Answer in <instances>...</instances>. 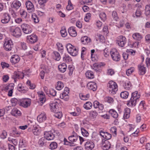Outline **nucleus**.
<instances>
[{
  "label": "nucleus",
  "instance_id": "bf43d9fd",
  "mask_svg": "<svg viewBox=\"0 0 150 150\" xmlns=\"http://www.w3.org/2000/svg\"><path fill=\"white\" fill-rule=\"evenodd\" d=\"M73 8V6L71 4L70 1H68V5L66 7L67 9L69 11L71 10Z\"/></svg>",
  "mask_w": 150,
  "mask_h": 150
},
{
  "label": "nucleus",
  "instance_id": "f704fd0d",
  "mask_svg": "<svg viewBox=\"0 0 150 150\" xmlns=\"http://www.w3.org/2000/svg\"><path fill=\"white\" fill-rule=\"evenodd\" d=\"M129 95L128 92L127 91L122 92L120 94L121 98L123 99H126L128 97Z\"/></svg>",
  "mask_w": 150,
  "mask_h": 150
},
{
  "label": "nucleus",
  "instance_id": "49530a36",
  "mask_svg": "<svg viewBox=\"0 0 150 150\" xmlns=\"http://www.w3.org/2000/svg\"><path fill=\"white\" fill-rule=\"evenodd\" d=\"M81 133L84 137H87L88 136L89 133L85 129L82 128L81 129Z\"/></svg>",
  "mask_w": 150,
  "mask_h": 150
},
{
  "label": "nucleus",
  "instance_id": "7ed1b4c3",
  "mask_svg": "<svg viewBox=\"0 0 150 150\" xmlns=\"http://www.w3.org/2000/svg\"><path fill=\"white\" fill-rule=\"evenodd\" d=\"M115 42L119 46L123 47L126 43L127 40L125 37L120 35L117 37Z\"/></svg>",
  "mask_w": 150,
  "mask_h": 150
},
{
  "label": "nucleus",
  "instance_id": "1a4fd4ad",
  "mask_svg": "<svg viewBox=\"0 0 150 150\" xmlns=\"http://www.w3.org/2000/svg\"><path fill=\"white\" fill-rule=\"evenodd\" d=\"M44 135L45 139L48 140H53L55 137L54 134L50 131L45 132Z\"/></svg>",
  "mask_w": 150,
  "mask_h": 150
},
{
  "label": "nucleus",
  "instance_id": "864d4df0",
  "mask_svg": "<svg viewBox=\"0 0 150 150\" xmlns=\"http://www.w3.org/2000/svg\"><path fill=\"white\" fill-rule=\"evenodd\" d=\"M113 94H115L118 90V86L117 84L113 81Z\"/></svg>",
  "mask_w": 150,
  "mask_h": 150
},
{
  "label": "nucleus",
  "instance_id": "f257e3e1",
  "mask_svg": "<svg viewBox=\"0 0 150 150\" xmlns=\"http://www.w3.org/2000/svg\"><path fill=\"white\" fill-rule=\"evenodd\" d=\"M68 52L73 56L77 55V50L76 47L70 43L68 44L66 47Z\"/></svg>",
  "mask_w": 150,
  "mask_h": 150
},
{
  "label": "nucleus",
  "instance_id": "39448f33",
  "mask_svg": "<svg viewBox=\"0 0 150 150\" xmlns=\"http://www.w3.org/2000/svg\"><path fill=\"white\" fill-rule=\"evenodd\" d=\"M23 32L26 34H28L32 32V29L30 25L23 23L21 26Z\"/></svg>",
  "mask_w": 150,
  "mask_h": 150
},
{
  "label": "nucleus",
  "instance_id": "a878e982",
  "mask_svg": "<svg viewBox=\"0 0 150 150\" xmlns=\"http://www.w3.org/2000/svg\"><path fill=\"white\" fill-rule=\"evenodd\" d=\"M107 89L110 94L112 92V81H110L107 85Z\"/></svg>",
  "mask_w": 150,
  "mask_h": 150
},
{
  "label": "nucleus",
  "instance_id": "2f4dec72",
  "mask_svg": "<svg viewBox=\"0 0 150 150\" xmlns=\"http://www.w3.org/2000/svg\"><path fill=\"white\" fill-rule=\"evenodd\" d=\"M26 143V141L23 138L21 139L19 141V147L20 148L21 147H25Z\"/></svg>",
  "mask_w": 150,
  "mask_h": 150
},
{
  "label": "nucleus",
  "instance_id": "a19ab883",
  "mask_svg": "<svg viewBox=\"0 0 150 150\" xmlns=\"http://www.w3.org/2000/svg\"><path fill=\"white\" fill-rule=\"evenodd\" d=\"M132 86L131 84L129 81L126 82H125L124 87V88L126 90H129Z\"/></svg>",
  "mask_w": 150,
  "mask_h": 150
},
{
  "label": "nucleus",
  "instance_id": "052dcab7",
  "mask_svg": "<svg viewBox=\"0 0 150 150\" xmlns=\"http://www.w3.org/2000/svg\"><path fill=\"white\" fill-rule=\"evenodd\" d=\"M49 94H50L51 96H54L56 95V91L53 89H50L48 91Z\"/></svg>",
  "mask_w": 150,
  "mask_h": 150
},
{
  "label": "nucleus",
  "instance_id": "58836bf2",
  "mask_svg": "<svg viewBox=\"0 0 150 150\" xmlns=\"http://www.w3.org/2000/svg\"><path fill=\"white\" fill-rule=\"evenodd\" d=\"M64 87L63 83L61 81H58L57 83V86L56 87V88L58 90L62 89Z\"/></svg>",
  "mask_w": 150,
  "mask_h": 150
},
{
  "label": "nucleus",
  "instance_id": "9b49d317",
  "mask_svg": "<svg viewBox=\"0 0 150 150\" xmlns=\"http://www.w3.org/2000/svg\"><path fill=\"white\" fill-rule=\"evenodd\" d=\"M120 56L116 49H113V60L118 62L120 60Z\"/></svg>",
  "mask_w": 150,
  "mask_h": 150
},
{
  "label": "nucleus",
  "instance_id": "393cba45",
  "mask_svg": "<svg viewBox=\"0 0 150 150\" xmlns=\"http://www.w3.org/2000/svg\"><path fill=\"white\" fill-rule=\"evenodd\" d=\"M132 37L134 39L138 41L140 40L143 38L141 34L137 33H133Z\"/></svg>",
  "mask_w": 150,
  "mask_h": 150
},
{
  "label": "nucleus",
  "instance_id": "c85d7f7f",
  "mask_svg": "<svg viewBox=\"0 0 150 150\" xmlns=\"http://www.w3.org/2000/svg\"><path fill=\"white\" fill-rule=\"evenodd\" d=\"M85 75L86 77L88 79H92L94 77V75L93 72L91 71H87Z\"/></svg>",
  "mask_w": 150,
  "mask_h": 150
},
{
  "label": "nucleus",
  "instance_id": "e2e57ef3",
  "mask_svg": "<svg viewBox=\"0 0 150 150\" xmlns=\"http://www.w3.org/2000/svg\"><path fill=\"white\" fill-rule=\"evenodd\" d=\"M68 32L69 35L72 37H75L77 35V33L76 32H73V31L71 30H68Z\"/></svg>",
  "mask_w": 150,
  "mask_h": 150
},
{
  "label": "nucleus",
  "instance_id": "f8f14e48",
  "mask_svg": "<svg viewBox=\"0 0 150 150\" xmlns=\"http://www.w3.org/2000/svg\"><path fill=\"white\" fill-rule=\"evenodd\" d=\"M26 7L29 12H31L35 10L33 4L30 1H27L25 3Z\"/></svg>",
  "mask_w": 150,
  "mask_h": 150
},
{
  "label": "nucleus",
  "instance_id": "de8ad7c7",
  "mask_svg": "<svg viewBox=\"0 0 150 150\" xmlns=\"http://www.w3.org/2000/svg\"><path fill=\"white\" fill-rule=\"evenodd\" d=\"M57 147V144L56 142H52L49 146V148L51 149H54Z\"/></svg>",
  "mask_w": 150,
  "mask_h": 150
},
{
  "label": "nucleus",
  "instance_id": "4be33fe9",
  "mask_svg": "<svg viewBox=\"0 0 150 150\" xmlns=\"http://www.w3.org/2000/svg\"><path fill=\"white\" fill-rule=\"evenodd\" d=\"M137 100L131 97L130 100L127 102V105L128 107L135 106Z\"/></svg>",
  "mask_w": 150,
  "mask_h": 150
},
{
  "label": "nucleus",
  "instance_id": "13d9d810",
  "mask_svg": "<svg viewBox=\"0 0 150 150\" xmlns=\"http://www.w3.org/2000/svg\"><path fill=\"white\" fill-rule=\"evenodd\" d=\"M59 51H61V52H62L64 47L62 44L60 43H57V44Z\"/></svg>",
  "mask_w": 150,
  "mask_h": 150
},
{
  "label": "nucleus",
  "instance_id": "5701e85b",
  "mask_svg": "<svg viewBox=\"0 0 150 150\" xmlns=\"http://www.w3.org/2000/svg\"><path fill=\"white\" fill-rule=\"evenodd\" d=\"M11 115L17 117L21 115V113L20 110L16 108H14L11 112Z\"/></svg>",
  "mask_w": 150,
  "mask_h": 150
},
{
  "label": "nucleus",
  "instance_id": "a211bd4d",
  "mask_svg": "<svg viewBox=\"0 0 150 150\" xmlns=\"http://www.w3.org/2000/svg\"><path fill=\"white\" fill-rule=\"evenodd\" d=\"M50 109L52 111L57 112L58 111V107L57 103H53L50 104Z\"/></svg>",
  "mask_w": 150,
  "mask_h": 150
},
{
  "label": "nucleus",
  "instance_id": "7c9ffc66",
  "mask_svg": "<svg viewBox=\"0 0 150 150\" xmlns=\"http://www.w3.org/2000/svg\"><path fill=\"white\" fill-rule=\"evenodd\" d=\"M81 41L83 44H86L91 41L90 39H89L87 36H84L81 39Z\"/></svg>",
  "mask_w": 150,
  "mask_h": 150
},
{
  "label": "nucleus",
  "instance_id": "4d7b16f0",
  "mask_svg": "<svg viewBox=\"0 0 150 150\" xmlns=\"http://www.w3.org/2000/svg\"><path fill=\"white\" fill-rule=\"evenodd\" d=\"M20 14L22 18H25L26 17L27 13L25 11L22 10L21 11Z\"/></svg>",
  "mask_w": 150,
  "mask_h": 150
},
{
  "label": "nucleus",
  "instance_id": "ddd939ff",
  "mask_svg": "<svg viewBox=\"0 0 150 150\" xmlns=\"http://www.w3.org/2000/svg\"><path fill=\"white\" fill-rule=\"evenodd\" d=\"M87 87L90 90L95 91L97 89V86L95 83L93 82H90L87 84Z\"/></svg>",
  "mask_w": 150,
  "mask_h": 150
},
{
  "label": "nucleus",
  "instance_id": "6ab92c4d",
  "mask_svg": "<svg viewBox=\"0 0 150 150\" xmlns=\"http://www.w3.org/2000/svg\"><path fill=\"white\" fill-rule=\"evenodd\" d=\"M46 114L43 112L39 115L37 118L38 121L40 122L44 121L46 119Z\"/></svg>",
  "mask_w": 150,
  "mask_h": 150
},
{
  "label": "nucleus",
  "instance_id": "cd10ccee",
  "mask_svg": "<svg viewBox=\"0 0 150 150\" xmlns=\"http://www.w3.org/2000/svg\"><path fill=\"white\" fill-rule=\"evenodd\" d=\"M98 114L95 110H92L90 112V116L91 118L94 120L98 115Z\"/></svg>",
  "mask_w": 150,
  "mask_h": 150
},
{
  "label": "nucleus",
  "instance_id": "338daca9",
  "mask_svg": "<svg viewBox=\"0 0 150 150\" xmlns=\"http://www.w3.org/2000/svg\"><path fill=\"white\" fill-rule=\"evenodd\" d=\"M106 101L109 103H111L112 102V97L108 96L105 98Z\"/></svg>",
  "mask_w": 150,
  "mask_h": 150
},
{
  "label": "nucleus",
  "instance_id": "9d476101",
  "mask_svg": "<svg viewBox=\"0 0 150 150\" xmlns=\"http://www.w3.org/2000/svg\"><path fill=\"white\" fill-rule=\"evenodd\" d=\"M11 18L10 16L8 13H4L3 15L1 22L3 23H7L9 22Z\"/></svg>",
  "mask_w": 150,
  "mask_h": 150
},
{
  "label": "nucleus",
  "instance_id": "e433bc0d",
  "mask_svg": "<svg viewBox=\"0 0 150 150\" xmlns=\"http://www.w3.org/2000/svg\"><path fill=\"white\" fill-rule=\"evenodd\" d=\"M137 93L138 92L137 91H136L132 93L131 97H132L134 99L137 100L140 97L139 96V95H138Z\"/></svg>",
  "mask_w": 150,
  "mask_h": 150
},
{
  "label": "nucleus",
  "instance_id": "f03ea898",
  "mask_svg": "<svg viewBox=\"0 0 150 150\" xmlns=\"http://www.w3.org/2000/svg\"><path fill=\"white\" fill-rule=\"evenodd\" d=\"M19 105L25 108L29 107L31 104V100L28 98H23L18 102Z\"/></svg>",
  "mask_w": 150,
  "mask_h": 150
},
{
  "label": "nucleus",
  "instance_id": "3c124183",
  "mask_svg": "<svg viewBox=\"0 0 150 150\" xmlns=\"http://www.w3.org/2000/svg\"><path fill=\"white\" fill-rule=\"evenodd\" d=\"M48 1V0H38L39 4L43 6V9H45V4Z\"/></svg>",
  "mask_w": 150,
  "mask_h": 150
},
{
  "label": "nucleus",
  "instance_id": "0eeeda50",
  "mask_svg": "<svg viewBox=\"0 0 150 150\" xmlns=\"http://www.w3.org/2000/svg\"><path fill=\"white\" fill-rule=\"evenodd\" d=\"M26 38L27 41L31 44L35 43L38 40V37L34 34L28 36Z\"/></svg>",
  "mask_w": 150,
  "mask_h": 150
},
{
  "label": "nucleus",
  "instance_id": "c03bdc74",
  "mask_svg": "<svg viewBox=\"0 0 150 150\" xmlns=\"http://www.w3.org/2000/svg\"><path fill=\"white\" fill-rule=\"evenodd\" d=\"M99 17L102 20L104 21L106 19V16L105 13L102 12L99 14Z\"/></svg>",
  "mask_w": 150,
  "mask_h": 150
},
{
  "label": "nucleus",
  "instance_id": "4c0bfd02",
  "mask_svg": "<svg viewBox=\"0 0 150 150\" xmlns=\"http://www.w3.org/2000/svg\"><path fill=\"white\" fill-rule=\"evenodd\" d=\"M145 13L146 16L150 14V4L146 5L145 7Z\"/></svg>",
  "mask_w": 150,
  "mask_h": 150
},
{
  "label": "nucleus",
  "instance_id": "2eb2a0df",
  "mask_svg": "<svg viewBox=\"0 0 150 150\" xmlns=\"http://www.w3.org/2000/svg\"><path fill=\"white\" fill-rule=\"evenodd\" d=\"M102 140V148L104 150H108L110 147V144L107 140Z\"/></svg>",
  "mask_w": 150,
  "mask_h": 150
},
{
  "label": "nucleus",
  "instance_id": "b1692460",
  "mask_svg": "<svg viewBox=\"0 0 150 150\" xmlns=\"http://www.w3.org/2000/svg\"><path fill=\"white\" fill-rule=\"evenodd\" d=\"M59 70L62 73L64 72L66 70L67 66L66 64L63 63L58 66Z\"/></svg>",
  "mask_w": 150,
  "mask_h": 150
},
{
  "label": "nucleus",
  "instance_id": "8fccbe9b",
  "mask_svg": "<svg viewBox=\"0 0 150 150\" xmlns=\"http://www.w3.org/2000/svg\"><path fill=\"white\" fill-rule=\"evenodd\" d=\"M79 96L81 100H86L89 98V94H87L86 95H83L82 94H80Z\"/></svg>",
  "mask_w": 150,
  "mask_h": 150
},
{
  "label": "nucleus",
  "instance_id": "0e129e2a",
  "mask_svg": "<svg viewBox=\"0 0 150 150\" xmlns=\"http://www.w3.org/2000/svg\"><path fill=\"white\" fill-rule=\"evenodd\" d=\"M104 138L106 139V140H108L110 139L112 137L111 135L107 132L105 133V135H104Z\"/></svg>",
  "mask_w": 150,
  "mask_h": 150
},
{
  "label": "nucleus",
  "instance_id": "a18cd8bd",
  "mask_svg": "<svg viewBox=\"0 0 150 150\" xmlns=\"http://www.w3.org/2000/svg\"><path fill=\"white\" fill-rule=\"evenodd\" d=\"M46 139L45 137H42L41 138L38 142V144L40 146H43L45 144Z\"/></svg>",
  "mask_w": 150,
  "mask_h": 150
},
{
  "label": "nucleus",
  "instance_id": "423d86ee",
  "mask_svg": "<svg viewBox=\"0 0 150 150\" xmlns=\"http://www.w3.org/2000/svg\"><path fill=\"white\" fill-rule=\"evenodd\" d=\"M11 31L12 32V35L14 36L19 38L22 35L21 29L18 27L14 29H11Z\"/></svg>",
  "mask_w": 150,
  "mask_h": 150
},
{
  "label": "nucleus",
  "instance_id": "09e8293b",
  "mask_svg": "<svg viewBox=\"0 0 150 150\" xmlns=\"http://www.w3.org/2000/svg\"><path fill=\"white\" fill-rule=\"evenodd\" d=\"M134 70V67H131L126 70V74L128 76H129L133 72Z\"/></svg>",
  "mask_w": 150,
  "mask_h": 150
},
{
  "label": "nucleus",
  "instance_id": "603ef678",
  "mask_svg": "<svg viewBox=\"0 0 150 150\" xmlns=\"http://www.w3.org/2000/svg\"><path fill=\"white\" fill-rule=\"evenodd\" d=\"M33 134L36 135H39L40 133V131L38 129L37 127H36L35 129L32 130Z\"/></svg>",
  "mask_w": 150,
  "mask_h": 150
},
{
  "label": "nucleus",
  "instance_id": "c9c22d12",
  "mask_svg": "<svg viewBox=\"0 0 150 150\" xmlns=\"http://www.w3.org/2000/svg\"><path fill=\"white\" fill-rule=\"evenodd\" d=\"M53 53L55 59L57 61H59L61 58V56L59 53L56 51H54Z\"/></svg>",
  "mask_w": 150,
  "mask_h": 150
},
{
  "label": "nucleus",
  "instance_id": "4468645a",
  "mask_svg": "<svg viewBox=\"0 0 150 150\" xmlns=\"http://www.w3.org/2000/svg\"><path fill=\"white\" fill-rule=\"evenodd\" d=\"M20 60L19 56L16 55L12 56L10 59V61L12 64H15L18 63Z\"/></svg>",
  "mask_w": 150,
  "mask_h": 150
},
{
  "label": "nucleus",
  "instance_id": "bb28decb",
  "mask_svg": "<svg viewBox=\"0 0 150 150\" xmlns=\"http://www.w3.org/2000/svg\"><path fill=\"white\" fill-rule=\"evenodd\" d=\"M39 97V103L40 105H42L43 103H44L45 101V96L43 95L42 92L40 94Z\"/></svg>",
  "mask_w": 150,
  "mask_h": 150
},
{
  "label": "nucleus",
  "instance_id": "680f3d73",
  "mask_svg": "<svg viewBox=\"0 0 150 150\" xmlns=\"http://www.w3.org/2000/svg\"><path fill=\"white\" fill-rule=\"evenodd\" d=\"M106 49H105L104 50V55L105 57H107L110 54V53L111 57L112 59V52L111 51H110V52H106Z\"/></svg>",
  "mask_w": 150,
  "mask_h": 150
},
{
  "label": "nucleus",
  "instance_id": "c756f323",
  "mask_svg": "<svg viewBox=\"0 0 150 150\" xmlns=\"http://www.w3.org/2000/svg\"><path fill=\"white\" fill-rule=\"evenodd\" d=\"M12 4L14 8L16 9L18 8L21 5V3L18 1H14L12 3Z\"/></svg>",
  "mask_w": 150,
  "mask_h": 150
},
{
  "label": "nucleus",
  "instance_id": "72a5a7b5",
  "mask_svg": "<svg viewBox=\"0 0 150 150\" xmlns=\"http://www.w3.org/2000/svg\"><path fill=\"white\" fill-rule=\"evenodd\" d=\"M63 60L64 62L67 63L71 62L72 60L70 57L66 54L63 57Z\"/></svg>",
  "mask_w": 150,
  "mask_h": 150
},
{
  "label": "nucleus",
  "instance_id": "412c9836",
  "mask_svg": "<svg viewBox=\"0 0 150 150\" xmlns=\"http://www.w3.org/2000/svg\"><path fill=\"white\" fill-rule=\"evenodd\" d=\"M138 68L140 74L143 75L145 74L146 71V69L144 65L142 64L139 65Z\"/></svg>",
  "mask_w": 150,
  "mask_h": 150
},
{
  "label": "nucleus",
  "instance_id": "69168bd1",
  "mask_svg": "<svg viewBox=\"0 0 150 150\" xmlns=\"http://www.w3.org/2000/svg\"><path fill=\"white\" fill-rule=\"evenodd\" d=\"M11 103L13 105H16L18 103V100L16 98H12L11 100Z\"/></svg>",
  "mask_w": 150,
  "mask_h": 150
},
{
  "label": "nucleus",
  "instance_id": "dca6fc26",
  "mask_svg": "<svg viewBox=\"0 0 150 150\" xmlns=\"http://www.w3.org/2000/svg\"><path fill=\"white\" fill-rule=\"evenodd\" d=\"M85 146L86 150H92L94 147V144L92 142L89 141L86 142Z\"/></svg>",
  "mask_w": 150,
  "mask_h": 150
},
{
  "label": "nucleus",
  "instance_id": "79ce46f5",
  "mask_svg": "<svg viewBox=\"0 0 150 150\" xmlns=\"http://www.w3.org/2000/svg\"><path fill=\"white\" fill-rule=\"evenodd\" d=\"M32 18L33 21L35 23H38L39 22L38 18L37 15L35 13H33L32 16Z\"/></svg>",
  "mask_w": 150,
  "mask_h": 150
},
{
  "label": "nucleus",
  "instance_id": "774afa93",
  "mask_svg": "<svg viewBox=\"0 0 150 150\" xmlns=\"http://www.w3.org/2000/svg\"><path fill=\"white\" fill-rule=\"evenodd\" d=\"M14 86V84L11 83L9 84L8 85L6 86L5 87V89L6 90H7L8 89L10 90V89H11V88H13Z\"/></svg>",
  "mask_w": 150,
  "mask_h": 150
},
{
  "label": "nucleus",
  "instance_id": "37998d69",
  "mask_svg": "<svg viewBox=\"0 0 150 150\" xmlns=\"http://www.w3.org/2000/svg\"><path fill=\"white\" fill-rule=\"evenodd\" d=\"M60 33L62 37H65L67 35V33L64 27H62L60 30Z\"/></svg>",
  "mask_w": 150,
  "mask_h": 150
},
{
  "label": "nucleus",
  "instance_id": "f3484780",
  "mask_svg": "<svg viewBox=\"0 0 150 150\" xmlns=\"http://www.w3.org/2000/svg\"><path fill=\"white\" fill-rule=\"evenodd\" d=\"M78 137V136L77 134L73 131L72 135L69 137L68 139L69 141L71 142H74L77 140Z\"/></svg>",
  "mask_w": 150,
  "mask_h": 150
},
{
  "label": "nucleus",
  "instance_id": "6e6d98bb",
  "mask_svg": "<svg viewBox=\"0 0 150 150\" xmlns=\"http://www.w3.org/2000/svg\"><path fill=\"white\" fill-rule=\"evenodd\" d=\"M55 112V113L54 114V116L55 117L59 119H60L62 117V113L61 112L58 111L57 112Z\"/></svg>",
  "mask_w": 150,
  "mask_h": 150
},
{
  "label": "nucleus",
  "instance_id": "6e6552de",
  "mask_svg": "<svg viewBox=\"0 0 150 150\" xmlns=\"http://www.w3.org/2000/svg\"><path fill=\"white\" fill-rule=\"evenodd\" d=\"M24 77V74L23 73L19 71H16L14 73L12 78L14 79V81L16 82V79H23Z\"/></svg>",
  "mask_w": 150,
  "mask_h": 150
},
{
  "label": "nucleus",
  "instance_id": "5fc2aeb1",
  "mask_svg": "<svg viewBox=\"0 0 150 150\" xmlns=\"http://www.w3.org/2000/svg\"><path fill=\"white\" fill-rule=\"evenodd\" d=\"M26 83L27 85L30 86V89H33L35 88V85L34 84L31 83L30 81L28 80L27 81Z\"/></svg>",
  "mask_w": 150,
  "mask_h": 150
},
{
  "label": "nucleus",
  "instance_id": "aec40b11",
  "mask_svg": "<svg viewBox=\"0 0 150 150\" xmlns=\"http://www.w3.org/2000/svg\"><path fill=\"white\" fill-rule=\"evenodd\" d=\"M123 118L124 119H127L129 118L130 114V109L127 108L124 109Z\"/></svg>",
  "mask_w": 150,
  "mask_h": 150
},
{
  "label": "nucleus",
  "instance_id": "20e7f679",
  "mask_svg": "<svg viewBox=\"0 0 150 150\" xmlns=\"http://www.w3.org/2000/svg\"><path fill=\"white\" fill-rule=\"evenodd\" d=\"M13 46V44L11 40L5 39L4 42L3 47L6 50L11 51Z\"/></svg>",
  "mask_w": 150,
  "mask_h": 150
},
{
  "label": "nucleus",
  "instance_id": "ea45409f",
  "mask_svg": "<svg viewBox=\"0 0 150 150\" xmlns=\"http://www.w3.org/2000/svg\"><path fill=\"white\" fill-rule=\"evenodd\" d=\"M142 14V12L139 9H137L136 10L135 14L133 15V16L134 18L139 17Z\"/></svg>",
  "mask_w": 150,
  "mask_h": 150
},
{
  "label": "nucleus",
  "instance_id": "473e14b6",
  "mask_svg": "<svg viewBox=\"0 0 150 150\" xmlns=\"http://www.w3.org/2000/svg\"><path fill=\"white\" fill-rule=\"evenodd\" d=\"M92 106V103L90 102H86L84 104L83 107L86 110H89L91 109Z\"/></svg>",
  "mask_w": 150,
  "mask_h": 150
}]
</instances>
